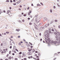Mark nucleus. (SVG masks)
<instances>
[{
    "mask_svg": "<svg viewBox=\"0 0 60 60\" xmlns=\"http://www.w3.org/2000/svg\"><path fill=\"white\" fill-rule=\"evenodd\" d=\"M52 31H54V30L53 29H52Z\"/></svg>",
    "mask_w": 60,
    "mask_h": 60,
    "instance_id": "nucleus-57",
    "label": "nucleus"
},
{
    "mask_svg": "<svg viewBox=\"0 0 60 60\" xmlns=\"http://www.w3.org/2000/svg\"><path fill=\"white\" fill-rule=\"evenodd\" d=\"M51 42H52V43H54V41H53L52 40L51 41Z\"/></svg>",
    "mask_w": 60,
    "mask_h": 60,
    "instance_id": "nucleus-25",
    "label": "nucleus"
},
{
    "mask_svg": "<svg viewBox=\"0 0 60 60\" xmlns=\"http://www.w3.org/2000/svg\"><path fill=\"white\" fill-rule=\"evenodd\" d=\"M37 19H36L35 20V22H37Z\"/></svg>",
    "mask_w": 60,
    "mask_h": 60,
    "instance_id": "nucleus-29",
    "label": "nucleus"
},
{
    "mask_svg": "<svg viewBox=\"0 0 60 60\" xmlns=\"http://www.w3.org/2000/svg\"><path fill=\"white\" fill-rule=\"evenodd\" d=\"M9 9H10V10H11V7H9Z\"/></svg>",
    "mask_w": 60,
    "mask_h": 60,
    "instance_id": "nucleus-54",
    "label": "nucleus"
},
{
    "mask_svg": "<svg viewBox=\"0 0 60 60\" xmlns=\"http://www.w3.org/2000/svg\"><path fill=\"white\" fill-rule=\"evenodd\" d=\"M44 19L45 20H47V18H45Z\"/></svg>",
    "mask_w": 60,
    "mask_h": 60,
    "instance_id": "nucleus-19",
    "label": "nucleus"
},
{
    "mask_svg": "<svg viewBox=\"0 0 60 60\" xmlns=\"http://www.w3.org/2000/svg\"><path fill=\"white\" fill-rule=\"evenodd\" d=\"M36 57L37 58H39V57L38 56H37Z\"/></svg>",
    "mask_w": 60,
    "mask_h": 60,
    "instance_id": "nucleus-53",
    "label": "nucleus"
},
{
    "mask_svg": "<svg viewBox=\"0 0 60 60\" xmlns=\"http://www.w3.org/2000/svg\"><path fill=\"white\" fill-rule=\"evenodd\" d=\"M41 23H40V24H39L38 25V26H40V25H41Z\"/></svg>",
    "mask_w": 60,
    "mask_h": 60,
    "instance_id": "nucleus-40",
    "label": "nucleus"
},
{
    "mask_svg": "<svg viewBox=\"0 0 60 60\" xmlns=\"http://www.w3.org/2000/svg\"><path fill=\"white\" fill-rule=\"evenodd\" d=\"M11 38H13V37L12 36H11Z\"/></svg>",
    "mask_w": 60,
    "mask_h": 60,
    "instance_id": "nucleus-30",
    "label": "nucleus"
},
{
    "mask_svg": "<svg viewBox=\"0 0 60 60\" xmlns=\"http://www.w3.org/2000/svg\"><path fill=\"white\" fill-rule=\"evenodd\" d=\"M53 8L54 9H55V8H56V7L55 6H54Z\"/></svg>",
    "mask_w": 60,
    "mask_h": 60,
    "instance_id": "nucleus-50",
    "label": "nucleus"
},
{
    "mask_svg": "<svg viewBox=\"0 0 60 60\" xmlns=\"http://www.w3.org/2000/svg\"><path fill=\"white\" fill-rule=\"evenodd\" d=\"M45 27H43L42 28V29H45Z\"/></svg>",
    "mask_w": 60,
    "mask_h": 60,
    "instance_id": "nucleus-44",
    "label": "nucleus"
},
{
    "mask_svg": "<svg viewBox=\"0 0 60 60\" xmlns=\"http://www.w3.org/2000/svg\"><path fill=\"white\" fill-rule=\"evenodd\" d=\"M57 41H54L53 43L54 44H56V43H57Z\"/></svg>",
    "mask_w": 60,
    "mask_h": 60,
    "instance_id": "nucleus-3",
    "label": "nucleus"
},
{
    "mask_svg": "<svg viewBox=\"0 0 60 60\" xmlns=\"http://www.w3.org/2000/svg\"><path fill=\"white\" fill-rule=\"evenodd\" d=\"M28 53H29V55H31L32 54V53L31 52H29Z\"/></svg>",
    "mask_w": 60,
    "mask_h": 60,
    "instance_id": "nucleus-17",
    "label": "nucleus"
},
{
    "mask_svg": "<svg viewBox=\"0 0 60 60\" xmlns=\"http://www.w3.org/2000/svg\"><path fill=\"white\" fill-rule=\"evenodd\" d=\"M28 20H29L30 19V18H28Z\"/></svg>",
    "mask_w": 60,
    "mask_h": 60,
    "instance_id": "nucleus-52",
    "label": "nucleus"
},
{
    "mask_svg": "<svg viewBox=\"0 0 60 60\" xmlns=\"http://www.w3.org/2000/svg\"><path fill=\"white\" fill-rule=\"evenodd\" d=\"M49 33H51V31H49Z\"/></svg>",
    "mask_w": 60,
    "mask_h": 60,
    "instance_id": "nucleus-34",
    "label": "nucleus"
},
{
    "mask_svg": "<svg viewBox=\"0 0 60 60\" xmlns=\"http://www.w3.org/2000/svg\"><path fill=\"white\" fill-rule=\"evenodd\" d=\"M50 41H51V40L50 39V40H48V42H50Z\"/></svg>",
    "mask_w": 60,
    "mask_h": 60,
    "instance_id": "nucleus-14",
    "label": "nucleus"
},
{
    "mask_svg": "<svg viewBox=\"0 0 60 60\" xmlns=\"http://www.w3.org/2000/svg\"><path fill=\"white\" fill-rule=\"evenodd\" d=\"M36 30H39V29H38V28H37V27L36 28Z\"/></svg>",
    "mask_w": 60,
    "mask_h": 60,
    "instance_id": "nucleus-60",
    "label": "nucleus"
},
{
    "mask_svg": "<svg viewBox=\"0 0 60 60\" xmlns=\"http://www.w3.org/2000/svg\"><path fill=\"white\" fill-rule=\"evenodd\" d=\"M11 51H10L9 52V54H11Z\"/></svg>",
    "mask_w": 60,
    "mask_h": 60,
    "instance_id": "nucleus-27",
    "label": "nucleus"
},
{
    "mask_svg": "<svg viewBox=\"0 0 60 60\" xmlns=\"http://www.w3.org/2000/svg\"><path fill=\"white\" fill-rule=\"evenodd\" d=\"M15 60H18V59L17 58H15Z\"/></svg>",
    "mask_w": 60,
    "mask_h": 60,
    "instance_id": "nucleus-61",
    "label": "nucleus"
},
{
    "mask_svg": "<svg viewBox=\"0 0 60 60\" xmlns=\"http://www.w3.org/2000/svg\"><path fill=\"white\" fill-rule=\"evenodd\" d=\"M54 34H57V33H56V32H55L54 33Z\"/></svg>",
    "mask_w": 60,
    "mask_h": 60,
    "instance_id": "nucleus-59",
    "label": "nucleus"
},
{
    "mask_svg": "<svg viewBox=\"0 0 60 60\" xmlns=\"http://www.w3.org/2000/svg\"><path fill=\"white\" fill-rule=\"evenodd\" d=\"M9 12H11L10 11H8V12H7V14H8L9 13Z\"/></svg>",
    "mask_w": 60,
    "mask_h": 60,
    "instance_id": "nucleus-13",
    "label": "nucleus"
},
{
    "mask_svg": "<svg viewBox=\"0 0 60 60\" xmlns=\"http://www.w3.org/2000/svg\"><path fill=\"white\" fill-rule=\"evenodd\" d=\"M48 32H49V30H46L45 31V32L44 33H45V34H46V33H48Z\"/></svg>",
    "mask_w": 60,
    "mask_h": 60,
    "instance_id": "nucleus-5",
    "label": "nucleus"
},
{
    "mask_svg": "<svg viewBox=\"0 0 60 60\" xmlns=\"http://www.w3.org/2000/svg\"><path fill=\"white\" fill-rule=\"evenodd\" d=\"M50 40V38H47V41H49V40Z\"/></svg>",
    "mask_w": 60,
    "mask_h": 60,
    "instance_id": "nucleus-26",
    "label": "nucleus"
},
{
    "mask_svg": "<svg viewBox=\"0 0 60 60\" xmlns=\"http://www.w3.org/2000/svg\"><path fill=\"white\" fill-rule=\"evenodd\" d=\"M19 7H21V8H22V6H21V5H20L19 6Z\"/></svg>",
    "mask_w": 60,
    "mask_h": 60,
    "instance_id": "nucleus-49",
    "label": "nucleus"
},
{
    "mask_svg": "<svg viewBox=\"0 0 60 60\" xmlns=\"http://www.w3.org/2000/svg\"><path fill=\"white\" fill-rule=\"evenodd\" d=\"M29 9V7H28V8H27V10H28V9Z\"/></svg>",
    "mask_w": 60,
    "mask_h": 60,
    "instance_id": "nucleus-62",
    "label": "nucleus"
},
{
    "mask_svg": "<svg viewBox=\"0 0 60 60\" xmlns=\"http://www.w3.org/2000/svg\"><path fill=\"white\" fill-rule=\"evenodd\" d=\"M33 46L32 45L30 46V48H33Z\"/></svg>",
    "mask_w": 60,
    "mask_h": 60,
    "instance_id": "nucleus-41",
    "label": "nucleus"
},
{
    "mask_svg": "<svg viewBox=\"0 0 60 60\" xmlns=\"http://www.w3.org/2000/svg\"><path fill=\"white\" fill-rule=\"evenodd\" d=\"M37 60H40V59L39 58H38L37 59Z\"/></svg>",
    "mask_w": 60,
    "mask_h": 60,
    "instance_id": "nucleus-63",
    "label": "nucleus"
},
{
    "mask_svg": "<svg viewBox=\"0 0 60 60\" xmlns=\"http://www.w3.org/2000/svg\"><path fill=\"white\" fill-rule=\"evenodd\" d=\"M13 49H16V46H14L13 48Z\"/></svg>",
    "mask_w": 60,
    "mask_h": 60,
    "instance_id": "nucleus-10",
    "label": "nucleus"
},
{
    "mask_svg": "<svg viewBox=\"0 0 60 60\" xmlns=\"http://www.w3.org/2000/svg\"><path fill=\"white\" fill-rule=\"evenodd\" d=\"M50 12H52V9H51L50 10Z\"/></svg>",
    "mask_w": 60,
    "mask_h": 60,
    "instance_id": "nucleus-21",
    "label": "nucleus"
},
{
    "mask_svg": "<svg viewBox=\"0 0 60 60\" xmlns=\"http://www.w3.org/2000/svg\"><path fill=\"white\" fill-rule=\"evenodd\" d=\"M55 21L56 22H57V20H55Z\"/></svg>",
    "mask_w": 60,
    "mask_h": 60,
    "instance_id": "nucleus-47",
    "label": "nucleus"
},
{
    "mask_svg": "<svg viewBox=\"0 0 60 60\" xmlns=\"http://www.w3.org/2000/svg\"><path fill=\"white\" fill-rule=\"evenodd\" d=\"M4 52L2 51L1 52V54H3Z\"/></svg>",
    "mask_w": 60,
    "mask_h": 60,
    "instance_id": "nucleus-38",
    "label": "nucleus"
},
{
    "mask_svg": "<svg viewBox=\"0 0 60 60\" xmlns=\"http://www.w3.org/2000/svg\"><path fill=\"white\" fill-rule=\"evenodd\" d=\"M55 30L56 31V32L57 33H58V34L57 35H58V36H60V34L59 32H57V30Z\"/></svg>",
    "mask_w": 60,
    "mask_h": 60,
    "instance_id": "nucleus-1",
    "label": "nucleus"
},
{
    "mask_svg": "<svg viewBox=\"0 0 60 60\" xmlns=\"http://www.w3.org/2000/svg\"><path fill=\"white\" fill-rule=\"evenodd\" d=\"M24 54H25L24 52H23L22 53V55H23V56H26V55H25Z\"/></svg>",
    "mask_w": 60,
    "mask_h": 60,
    "instance_id": "nucleus-4",
    "label": "nucleus"
},
{
    "mask_svg": "<svg viewBox=\"0 0 60 60\" xmlns=\"http://www.w3.org/2000/svg\"><path fill=\"white\" fill-rule=\"evenodd\" d=\"M58 27L59 28H60V26L59 25L58 26Z\"/></svg>",
    "mask_w": 60,
    "mask_h": 60,
    "instance_id": "nucleus-58",
    "label": "nucleus"
},
{
    "mask_svg": "<svg viewBox=\"0 0 60 60\" xmlns=\"http://www.w3.org/2000/svg\"><path fill=\"white\" fill-rule=\"evenodd\" d=\"M13 5H16V3H14L13 4Z\"/></svg>",
    "mask_w": 60,
    "mask_h": 60,
    "instance_id": "nucleus-37",
    "label": "nucleus"
},
{
    "mask_svg": "<svg viewBox=\"0 0 60 60\" xmlns=\"http://www.w3.org/2000/svg\"><path fill=\"white\" fill-rule=\"evenodd\" d=\"M29 24L30 25H32V23L31 22H30Z\"/></svg>",
    "mask_w": 60,
    "mask_h": 60,
    "instance_id": "nucleus-24",
    "label": "nucleus"
},
{
    "mask_svg": "<svg viewBox=\"0 0 60 60\" xmlns=\"http://www.w3.org/2000/svg\"><path fill=\"white\" fill-rule=\"evenodd\" d=\"M44 27H47L48 26H47V25H45L44 26Z\"/></svg>",
    "mask_w": 60,
    "mask_h": 60,
    "instance_id": "nucleus-16",
    "label": "nucleus"
},
{
    "mask_svg": "<svg viewBox=\"0 0 60 60\" xmlns=\"http://www.w3.org/2000/svg\"><path fill=\"white\" fill-rule=\"evenodd\" d=\"M38 55L39 56H41V55H40V53L39 52L38 53Z\"/></svg>",
    "mask_w": 60,
    "mask_h": 60,
    "instance_id": "nucleus-11",
    "label": "nucleus"
},
{
    "mask_svg": "<svg viewBox=\"0 0 60 60\" xmlns=\"http://www.w3.org/2000/svg\"><path fill=\"white\" fill-rule=\"evenodd\" d=\"M12 48V46H11L10 47V49H11Z\"/></svg>",
    "mask_w": 60,
    "mask_h": 60,
    "instance_id": "nucleus-43",
    "label": "nucleus"
},
{
    "mask_svg": "<svg viewBox=\"0 0 60 60\" xmlns=\"http://www.w3.org/2000/svg\"><path fill=\"white\" fill-rule=\"evenodd\" d=\"M6 34H9V32H6Z\"/></svg>",
    "mask_w": 60,
    "mask_h": 60,
    "instance_id": "nucleus-35",
    "label": "nucleus"
},
{
    "mask_svg": "<svg viewBox=\"0 0 60 60\" xmlns=\"http://www.w3.org/2000/svg\"><path fill=\"white\" fill-rule=\"evenodd\" d=\"M38 15H35L34 17L35 18V17L36 18V17H38Z\"/></svg>",
    "mask_w": 60,
    "mask_h": 60,
    "instance_id": "nucleus-7",
    "label": "nucleus"
},
{
    "mask_svg": "<svg viewBox=\"0 0 60 60\" xmlns=\"http://www.w3.org/2000/svg\"><path fill=\"white\" fill-rule=\"evenodd\" d=\"M23 16H24L25 17V16H26V14H24V15H23Z\"/></svg>",
    "mask_w": 60,
    "mask_h": 60,
    "instance_id": "nucleus-23",
    "label": "nucleus"
},
{
    "mask_svg": "<svg viewBox=\"0 0 60 60\" xmlns=\"http://www.w3.org/2000/svg\"><path fill=\"white\" fill-rule=\"evenodd\" d=\"M56 59V58H54V59H53V60H55Z\"/></svg>",
    "mask_w": 60,
    "mask_h": 60,
    "instance_id": "nucleus-46",
    "label": "nucleus"
},
{
    "mask_svg": "<svg viewBox=\"0 0 60 60\" xmlns=\"http://www.w3.org/2000/svg\"><path fill=\"white\" fill-rule=\"evenodd\" d=\"M32 53H34V52H35V49H33L32 51Z\"/></svg>",
    "mask_w": 60,
    "mask_h": 60,
    "instance_id": "nucleus-6",
    "label": "nucleus"
},
{
    "mask_svg": "<svg viewBox=\"0 0 60 60\" xmlns=\"http://www.w3.org/2000/svg\"><path fill=\"white\" fill-rule=\"evenodd\" d=\"M6 1L7 2H9V0H7Z\"/></svg>",
    "mask_w": 60,
    "mask_h": 60,
    "instance_id": "nucleus-32",
    "label": "nucleus"
},
{
    "mask_svg": "<svg viewBox=\"0 0 60 60\" xmlns=\"http://www.w3.org/2000/svg\"><path fill=\"white\" fill-rule=\"evenodd\" d=\"M12 55H13V56H14V55H15V54H14V53H13L12 54Z\"/></svg>",
    "mask_w": 60,
    "mask_h": 60,
    "instance_id": "nucleus-56",
    "label": "nucleus"
},
{
    "mask_svg": "<svg viewBox=\"0 0 60 60\" xmlns=\"http://www.w3.org/2000/svg\"><path fill=\"white\" fill-rule=\"evenodd\" d=\"M55 38H58V36L56 35L55 37Z\"/></svg>",
    "mask_w": 60,
    "mask_h": 60,
    "instance_id": "nucleus-22",
    "label": "nucleus"
},
{
    "mask_svg": "<svg viewBox=\"0 0 60 60\" xmlns=\"http://www.w3.org/2000/svg\"><path fill=\"white\" fill-rule=\"evenodd\" d=\"M15 49H13L12 50V51H13V52H14V51H15Z\"/></svg>",
    "mask_w": 60,
    "mask_h": 60,
    "instance_id": "nucleus-42",
    "label": "nucleus"
},
{
    "mask_svg": "<svg viewBox=\"0 0 60 60\" xmlns=\"http://www.w3.org/2000/svg\"><path fill=\"white\" fill-rule=\"evenodd\" d=\"M47 35H50V34L47 33V34H46L45 35V37H46Z\"/></svg>",
    "mask_w": 60,
    "mask_h": 60,
    "instance_id": "nucleus-2",
    "label": "nucleus"
},
{
    "mask_svg": "<svg viewBox=\"0 0 60 60\" xmlns=\"http://www.w3.org/2000/svg\"><path fill=\"white\" fill-rule=\"evenodd\" d=\"M47 40L46 38L45 39V41L46 42H48V40Z\"/></svg>",
    "mask_w": 60,
    "mask_h": 60,
    "instance_id": "nucleus-12",
    "label": "nucleus"
},
{
    "mask_svg": "<svg viewBox=\"0 0 60 60\" xmlns=\"http://www.w3.org/2000/svg\"><path fill=\"white\" fill-rule=\"evenodd\" d=\"M8 56H9V54H8L6 56V57H8Z\"/></svg>",
    "mask_w": 60,
    "mask_h": 60,
    "instance_id": "nucleus-45",
    "label": "nucleus"
},
{
    "mask_svg": "<svg viewBox=\"0 0 60 60\" xmlns=\"http://www.w3.org/2000/svg\"><path fill=\"white\" fill-rule=\"evenodd\" d=\"M37 6H40V5L39 4H37Z\"/></svg>",
    "mask_w": 60,
    "mask_h": 60,
    "instance_id": "nucleus-31",
    "label": "nucleus"
},
{
    "mask_svg": "<svg viewBox=\"0 0 60 60\" xmlns=\"http://www.w3.org/2000/svg\"><path fill=\"white\" fill-rule=\"evenodd\" d=\"M8 59H5V60H8Z\"/></svg>",
    "mask_w": 60,
    "mask_h": 60,
    "instance_id": "nucleus-64",
    "label": "nucleus"
},
{
    "mask_svg": "<svg viewBox=\"0 0 60 60\" xmlns=\"http://www.w3.org/2000/svg\"><path fill=\"white\" fill-rule=\"evenodd\" d=\"M46 37H47V38H49V35H47Z\"/></svg>",
    "mask_w": 60,
    "mask_h": 60,
    "instance_id": "nucleus-9",
    "label": "nucleus"
},
{
    "mask_svg": "<svg viewBox=\"0 0 60 60\" xmlns=\"http://www.w3.org/2000/svg\"><path fill=\"white\" fill-rule=\"evenodd\" d=\"M3 43H2L1 44V46H3Z\"/></svg>",
    "mask_w": 60,
    "mask_h": 60,
    "instance_id": "nucleus-55",
    "label": "nucleus"
},
{
    "mask_svg": "<svg viewBox=\"0 0 60 60\" xmlns=\"http://www.w3.org/2000/svg\"><path fill=\"white\" fill-rule=\"evenodd\" d=\"M22 54V52H20L19 53V55H21Z\"/></svg>",
    "mask_w": 60,
    "mask_h": 60,
    "instance_id": "nucleus-15",
    "label": "nucleus"
},
{
    "mask_svg": "<svg viewBox=\"0 0 60 60\" xmlns=\"http://www.w3.org/2000/svg\"><path fill=\"white\" fill-rule=\"evenodd\" d=\"M53 23V21H52L50 22V24H52V23Z\"/></svg>",
    "mask_w": 60,
    "mask_h": 60,
    "instance_id": "nucleus-20",
    "label": "nucleus"
},
{
    "mask_svg": "<svg viewBox=\"0 0 60 60\" xmlns=\"http://www.w3.org/2000/svg\"><path fill=\"white\" fill-rule=\"evenodd\" d=\"M11 56H10L9 57V59H11Z\"/></svg>",
    "mask_w": 60,
    "mask_h": 60,
    "instance_id": "nucleus-8",
    "label": "nucleus"
},
{
    "mask_svg": "<svg viewBox=\"0 0 60 60\" xmlns=\"http://www.w3.org/2000/svg\"><path fill=\"white\" fill-rule=\"evenodd\" d=\"M3 12H4L5 13H6V11H5V10H4Z\"/></svg>",
    "mask_w": 60,
    "mask_h": 60,
    "instance_id": "nucleus-39",
    "label": "nucleus"
},
{
    "mask_svg": "<svg viewBox=\"0 0 60 60\" xmlns=\"http://www.w3.org/2000/svg\"><path fill=\"white\" fill-rule=\"evenodd\" d=\"M24 60H26V58H24Z\"/></svg>",
    "mask_w": 60,
    "mask_h": 60,
    "instance_id": "nucleus-36",
    "label": "nucleus"
},
{
    "mask_svg": "<svg viewBox=\"0 0 60 60\" xmlns=\"http://www.w3.org/2000/svg\"><path fill=\"white\" fill-rule=\"evenodd\" d=\"M15 50H16V51H17V52H19V51H18V49H15Z\"/></svg>",
    "mask_w": 60,
    "mask_h": 60,
    "instance_id": "nucleus-28",
    "label": "nucleus"
},
{
    "mask_svg": "<svg viewBox=\"0 0 60 60\" xmlns=\"http://www.w3.org/2000/svg\"><path fill=\"white\" fill-rule=\"evenodd\" d=\"M31 51V49H29L28 50V51H29V52H30Z\"/></svg>",
    "mask_w": 60,
    "mask_h": 60,
    "instance_id": "nucleus-33",
    "label": "nucleus"
},
{
    "mask_svg": "<svg viewBox=\"0 0 60 60\" xmlns=\"http://www.w3.org/2000/svg\"><path fill=\"white\" fill-rule=\"evenodd\" d=\"M30 11V12H29V13H31V11Z\"/></svg>",
    "mask_w": 60,
    "mask_h": 60,
    "instance_id": "nucleus-51",
    "label": "nucleus"
},
{
    "mask_svg": "<svg viewBox=\"0 0 60 60\" xmlns=\"http://www.w3.org/2000/svg\"><path fill=\"white\" fill-rule=\"evenodd\" d=\"M16 31H17V32H19V30L18 29H16Z\"/></svg>",
    "mask_w": 60,
    "mask_h": 60,
    "instance_id": "nucleus-18",
    "label": "nucleus"
},
{
    "mask_svg": "<svg viewBox=\"0 0 60 60\" xmlns=\"http://www.w3.org/2000/svg\"><path fill=\"white\" fill-rule=\"evenodd\" d=\"M35 53H38V51H35Z\"/></svg>",
    "mask_w": 60,
    "mask_h": 60,
    "instance_id": "nucleus-48",
    "label": "nucleus"
}]
</instances>
